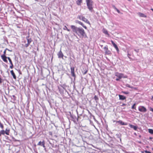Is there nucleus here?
Here are the masks:
<instances>
[{
	"label": "nucleus",
	"mask_w": 153,
	"mask_h": 153,
	"mask_svg": "<svg viewBox=\"0 0 153 153\" xmlns=\"http://www.w3.org/2000/svg\"><path fill=\"white\" fill-rule=\"evenodd\" d=\"M70 27L72 32L74 33H76L80 37H83L86 36L85 31L82 28L77 27L74 25H71Z\"/></svg>",
	"instance_id": "f257e3e1"
},
{
	"label": "nucleus",
	"mask_w": 153,
	"mask_h": 153,
	"mask_svg": "<svg viewBox=\"0 0 153 153\" xmlns=\"http://www.w3.org/2000/svg\"><path fill=\"white\" fill-rule=\"evenodd\" d=\"M87 5L89 10L92 12L93 8V1L92 0H86Z\"/></svg>",
	"instance_id": "f03ea898"
},
{
	"label": "nucleus",
	"mask_w": 153,
	"mask_h": 153,
	"mask_svg": "<svg viewBox=\"0 0 153 153\" xmlns=\"http://www.w3.org/2000/svg\"><path fill=\"white\" fill-rule=\"evenodd\" d=\"M115 75L116 76L120 79L122 78H127L126 76H124V75L123 74L120 73L118 72L115 73Z\"/></svg>",
	"instance_id": "7ed1b4c3"
},
{
	"label": "nucleus",
	"mask_w": 153,
	"mask_h": 153,
	"mask_svg": "<svg viewBox=\"0 0 153 153\" xmlns=\"http://www.w3.org/2000/svg\"><path fill=\"white\" fill-rule=\"evenodd\" d=\"M138 110L142 112H145L147 111L146 108L142 106H140L138 107Z\"/></svg>",
	"instance_id": "20e7f679"
},
{
	"label": "nucleus",
	"mask_w": 153,
	"mask_h": 153,
	"mask_svg": "<svg viewBox=\"0 0 153 153\" xmlns=\"http://www.w3.org/2000/svg\"><path fill=\"white\" fill-rule=\"evenodd\" d=\"M27 38H28V37H27ZM27 43L25 44V47L26 48H27L28 47V45L30 44V43L32 42V40L31 39H28L27 38Z\"/></svg>",
	"instance_id": "39448f33"
},
{
	"label": "nucleus",
	"mask_w": 153,
	"mask_h": 153,
	"mask_svg": "<svg viewBox=\"0 0 153 153\" xmlns=\"http://www.w3.org/2000/svg\"><path fill=\"white\" fill-rule=\"evenodd\" d=\"M116 122V123H118L121 125H127V123H124L122 120H120L118 121H114V122Z\"/></svg>",
	"instance_id": "423d86ee"
},
{
	"label": "nucleus",
	"mask_w": 153,
	"mask_h": 153,
	"mask_svg": "<svg viewBox=\"0 0 153 153\" xmlns=\"http://www.w3.org/2000/svg\"><path fill=\"white\" fill-rule=\"evenodd\" d=\"M111 42L114 47L115 48L117 52H118L119 51V49L117 45L113 41L111 40Z\"/></svg>",
	"instance_id": "0eeeda50"
},
{
	"label": "nucleus",
	"mask_w": 153,
	"mask_h": 153,
	"mask_svg": "<svg viewBox=\"0 0 153 153\" xmlns=\"http://www.w3.org/2000/svg\"><path fill=\"white\" fill-rule=\"evenodd\" d=\"M82 20L88 24L89 25H90V22L87 19L85 18V17L84 16H83Z\"/></svg>",
	"instance_id": "6e6552de"
},
{
	"label": "nucleus",
	"mask_w": 153,
	"mask_h": 153,
	"mask_svg": "<svg viewBox=\"0 0 153 153\" xmlns=\"http://www.w3.org/2000/svg\"><path fill=\"white\" fill-rule=\"evenodd\" d=\"M71 75L73 77H75V75L74 74V67H71Z\"/></svg>",
	"instance_id": "1a4fd4ad"
},
{
	"label": "nucleus",
	"mask_w": 153,
	"mask_h": 153,
	"mask_svg": "<svg viewBox=\"0 0 153 153\" xmlns=\"http://www.w3.org/2000/svg\"><path fill=\"white\" fill-rule=\"evenodd\" d=\"M1 57L4 61L6 62H7V57H6L5 55H1Z\"/></svg>",
	"instance_id": "9d476101"
},
{
	"label": "nucleus",
	"mask_w": 153,
	"mask_h": 153,
	"mask_svg": "<svg viewBox=\"0 0 153 153\" xmlns=\"http://www.w3.org/2000/svg\"><path fill=\"white\" fill-rule=\"evenodd\" d=\"M58 57L59 58H63V55L61 50L58 53Z\"/></svg>",
	"instance_id": "9b49d317"
},
{
	"label": "nucleus",
	"mask_w": 153,
	"mask_h": 153,
	"mask_svg": "<svg viewBox=\"0 0 153 153\" xmlns=\"http://www.w3.org/2000/svg\"><path fill=\"white\" fill-rule=\"evenodd\" d=\"M129 126L131 128H133L135 130H137V127L136 126H134L133 125L129 124Z\"/></svg>",
	"instance_id": "f8f14e48"
},
{
	"label": "nucleus",
	"mask_w": 153,
	"mask_h": 153,
	"mask_svg": "<svg viewBox=\"0 0 153 153\" xmlns=\"http://www.w3.org/2000/svg\"><path fill=\"white\" fill-rule=\"evenodd\" d=\"M38 145L41 146H42L44 148H45V143L44 141L41 142V141H39L38 144Z\"/></svg>",
	"instance_id": "ddd939ff"
},
{
	"label": "nucleus",
	"mask_w": 153,
	"mask_h": 153,
	"mask_svg": "<svg viewBox=\"0 0 153 153\" xmlns=\"http://www.w3.org/2000/svg\"><path fill=\"white\" fill-rule=\"evenodd\" d=\"M137 14L140 17H144V18L146 17V16L143 13H140V12L138 13H137Z\"/></svg>",
	"instance_id": "4468645a"
},
{
	"label": "nucleus",
	"mask_w": 153,
	"mask_h": 153,
	"mask_svg": "<svg viewBox=\"0 0 153 153\" xmlns=\"http://www.w3.org/2000/svg\"><path fill=\"white\" fill-rule=\"evenodd\" d=\"M119 99L120 100H124L126 99V97L124 96L119 94Z\"/></svg>",
	"instance_id": "2eb2a0df"
},
{
	"label": "nucleus",
	"mask_w": 153,
	"mask_h": 153,
	"mask_svg": "<svg viewBox=\"0 0 153 153\" xmlns=\"http://www.w3.org/2000/svg\"><path fill=\"white\" fill-rule=\"evenodd\" d=\"M10 73L11 75L13 76V77L14 79H16V76L15 75V73H14L13 71L12 70L10 71Z\"/></svg>",
	"instance_id": "dca6fc26"
},
{
	"label": "nucleus",
	"mask_w": 153,
	"mask_h": 153,
	"mask_svg": "<svg viewBox=\"0 0 153 153\" xmlns=\"http://www.w3.org/2000/svg\"><path fill=\"white\" fill-rule=\"evenodd\" d=\"M82 0H77V1H76V3L78 5H80L82 3Z\"/></svg>",
	"instance_id": "f3484780"
},
{
	"label": "nucleus",
	"mask_w": 153,
	"mask_h": 153,
	"mask_svg": "<svg viewBox=\"0 0 153 153\" xmlns=\"http://www.w3.org/2000/svg\"><path fill=\"white\" fill-rule=\"evenodd\" d=\"M5 133L7 135H9V134L10 130L7 128H6L5 131Z\"/></svg>",
	"instance_id": "a211bd4d"
},
{
	"label": "nucleus",
	"mask_w": 153,
	"mask_h": 153,
	"mask_svg": "<svg viewBox=\"0 0 153 153\" xmlns=\"http://www.w3.org/2000/svg\"><path fill=\"white\" fill-rule=\"evenodd\" d=\"M79 24L82 25L85 29H87V27L85 26L84 25V24L81 22H80V23H79Z\"/></svg>",
	"instance_id": "6ab92c4d"
},
{
	"label": "nucleus",
	"mask_w": 153,
	"mask_h": 153,
	"mask_svg": "<svg viewBox=\"0 0 153 153\" xmlns=\"http://www.w3.org/2000/svg\"><path fill=\"white\" fill-rule=\"evenodd\" d=\"M83 16L81 15H79L77 16V18L80 20H82V19Z\"/></svg>",
	"instance_id": "aec40b11"
},
{
	"label": "nucleus",
	"mask_w": 153,
	"mask_h": 153,
	"mask_svg": "<svg viewBox=\"0 0 153 153\" xmlns=\"http://www.w3.org/2000/svg\"><path fill=\"white\" fill-rule=\"evenodd\" d=\"M103 32L105 34L109 35L107 31L105 29H104L103 30Z\"/></svg>",
	"instance_id": "412c9836"
},
{
	"label": "nucleus",
	"mask_w": 153,
	"mask_h": 153,
	"mask_svg": "<svg viewBox=\"0 0 153 153\" xmlns=\"http://www.w3.org/2000/svg\"><path fill=\"white\" fill-rule=\"evenodd\" d=\"M63 29L65 30H67L68 31H69L70 30L66 26H65L63 28Z\"/></svg>",
	"instance_id": "4be33fe9"
},
{
	"label": "nucleus",
	"mask_w": 153,
	"mask_h": 153,
	"mask_svg": "<svg viewBox=\"0 0 153 153\" xmlns=\"http://www.w3.org/2000/svg\"><path fill=\"white\" fill-rule=\"evenodd\" d=\"M149 132L151 134H153V130L151 129H148Z\"/></svg>",
	"instance_id": "5701e85b"
},
{
	"label": "nucleus",
	"mask_w": 153,
	"mask_h": 153,
	"mask_svg": "<svg viewBox=\"0 0 153 153\" xmlns=\"http://www.w3.org/2000/svg\"><path fill=\"white\" fill-rule=\"evenodd\" d=\"M113 8H114V9L115 10H116V11H117V12L118 13H120V12L119 11V10L117 8H116V7L115 6H113Z\"/></svg>",
	"instance_id": "b1692460"
},
{
	"label": "nucleus",
	"mask_w": 153,
	"mask_h": 153,
	"mask_svg": "<svg viewBox=\"0 0 153 153\" xmlns=\"http://www.w3.org/2000/svg\"><path fill=\"white\" fill-rule=\"evenodd\" d=\"M105 53L107 54H109L110 53V51L109 50H107V51H105Z\"/></svg>",
	"instance_id": "393cba45"
},
{
	"label": "nucleus",
	"mask_w": 153,
	"mask_h": 153,
	"mask_svg": "<svg viewBox=\"0 0 153 153\" xmlns=\"http://www.w3.org/2000/svg\"><path fill=\"white\" fill-rule=\"evenodd\" d=\"M0 132L1 133V134L3 135L4 134H5V131L3 130L1 131Z\"/></svg>",
	"instance_id": "a878e982"
},
{
	"label": "nucleus",
	"mask_w": 153,
	"mask_h": 153,
	"mask_svg": "<svg viewBox=\"0 0 153 153\" xmlns=\"http://www.w3.org/2000/svg\"><path fill=\"white\" fill-rule=\"evenodd\" d=\"M7 59L9 60L10 64H13L12 62V61H11V59H10V58L9 57H7Z\"/></svg>",
	"instance_id": "bb28decb"
},
{
	"label": "nucleus",
	"mask_w": 153,
	"mask_h": 153,
	"mask_svg": "<svg viewBox=\"0 0 153 153\" xmlns=\"http://www.w3.org/2000/svg\"><path fill=\"white\" fill-rule=\"evenodd\" d=\"M104 50L105 51H107L108 49V47L107 45L105 46L104 48Z\"/></svg>",
	"instance_id": "cd10ccee"
},
{
	"label": "nucleus",
	"mask_w": 153,
	"mask_h": 153,
	"mask_svg": "<svg viewBox=\"0 0 153 153\" xmlns=\"http://www.w3.org/2000/svg\"><path fill=\"white\" fill-rule=\"evenodd\" d=\"M136 105V104H134L132 106V108L133 109H135V106Z\"/></svg>",
	"instance_id": "c85d7f7f"
},
{
	"label": "nucleus",
	"mask_w": 153,
	"mask_h": 153,
	"mask_svg": "<svg viewBox=\"0 0 153 153\" xmlns=\"http://www.w3.org/2000/svg\"><path fill=\"white\" fill-rule=\"evenodd\" d=\"M94 99L96 100H97L98 99V97L96 95L94 97Z\"/></svg>",
	"instance_id": "c756f323"
},
{
	"label": "nucleus",
	"mask_w": 153,
	"mask_h": 153,
	"mask_svg": "<svg viewBox=\"0 0 153 153\" xmlns=\"http://www.w3.org/2000/svg\"><path fill=\"white\" fill-rule=\"evenodd\" d=\"M11 65L10 66V68L12 69L13 68V64H10Z\"/></svg>",
	"instance_id": "7c9ffc66"
},
{
	"label": "nucleus",
	"mask_w": 153,
	"mask_h": 153,
	"mask_svg": "<svg viewBox=\"0 0 153 153\" xmlns=\"http://www.w3.org/2000/svg\"><path fill=\"white\" fill-rule=\"evenodd\" d=\"M6 49L4 51V54H3L2 55H5V54H6Z\"/></svg>",
	"instance_id": "2f4dec72"
},
{
	"label": "nucleus",
	"mask_w": 153,
	"mask_h": 153,
	"mask_svg": "<svg viewBox=\"0 0 153 153\" xmlns=\"http://www.w3.org/2000/svg\"><path fill=\"white\" fill-rule=\"evenodd\" d=\"M80 21H79L78 20H76L75 22L76 23L79 24L80 23Z\"/></svg>",
	"instance_id": "473e14b6"
},
{
	"label": "nucleus",
	"mask_w": 153,
	"mask_h": 153,
	"mask_svg": "<svg viewBox=\"0 0 153 153\" xmlns=\"http://www.w3.org/2000/svg\"><path fill=\"white\" fill-rule=\"evenodd\" d=\"M144 152L146 153H151L150 152L147 150H146Z\"/></svg>",
	"instance_id": "72a5a7b5"
},
{
	"label": "nucleus",
	"mask_w": 153,
	"mask_h": 153,
	"mask_svg": "<svg viewBox=\"0 0 153 153\" xmlns=\"http://www.w3.org/2000/svg\"><path fill=\"white\" fill-rule=\"evenodd\" d=\"M126 86H127V87H129L130 88H132L129 85L127 84L126 85Z\"/></svg>",
	"instance_id": "f704fd0d"
},
{
	"label": "nucleus",
	"mask_w": 153,
	"mask_h": 153,
	"mask_svg": "<svg viewBox=\"0 0 153 153\" xmlns=\"http://www.w3.org/2000/svg\"><path fill=\"white\" fill-rule=\"evenodd\" d=\"M123 92L125 94H128V92H126L125 91H123Z\"/></svg>",
	"instance_id": "c9c22d12"
},
{
	"label": "nucleus",
	"mask_w": 153,
	"mask_h": 153,
	"mask_svg": "<svg viewBox=\"0 0 153 153\" xmlns=\"http://www.w3.org/2000/svg\"><path fill=\"white\" fill-rule=\"evenodd\" d=\"M150 110L151 111H152V112H153V108H150Z\"/></svg>",
	"instance_id": "e433bc0d"
},
{
	"label": "nucleus",
	"mask_w": 153,
	"mask_h": 153,
	"mask_svg": "<svg viewBox=\"0 0 153 153\" xmlns=\"http://www.w3.org/2000/svg\"><path fill=\"white\" fill-rule=\"evenodd\" d=\"M120 79L119 78H117L116 79V80L117 81H118Z\"/></svg>",
	"instance_id": "4c0bfd02"
},
{
	"label": "nucleus",
	"mask_w": 153,
	"mask_h": 153,
	"mask_svg": "<svg viewBox=\"0 0 153 153\" xmlns=\"http://www.w3.org/2000/svg\"><path fill=\"white\" fill-rule=\"evenodd\" d=\"M6 50H7L8 51H10V52H11L12 51V50H10L7 49V48H6Z\"/></svg>",
	"instance_id": "58836bf2"
},
{
	"label": "nucleus",
	"mask_w": 153,
	"mask_h": 153,
	"mask_svg": "<svg viewBox=\"0 0 153 153\" xmlns=\"http://www.w3.org/2000/svg\"><path fill=\"white\" fill-rule=\"evenodd\" d=\"M134 51H135L136 52H138V51H139V50H136V49H135V50H134Z\"/></svg>",
	"instance_id": "ea45409f"
},
{
	"label": "nucleus",
	"mask_w": 153,
	"mask_h": 153,
	"mask_svg": "<svg viewBox=\"0 0 153 153\" xmlns=\"http://www.w3.org/2000/svg\"><path fill=\"white\" fill-rule=\"evenodd\" d=\"M126 105V104H123L122 105H121V106H125Z\"/></svg>",
	"instance_id": "a19ab883"
},
{
	"label": "nucleus",
	"mask_w": 153,
	"mask_h": 153,
	"mask_svg": "<svg viewBox=\"0 0 153 153\" xmlns=\"http://www.w3.org/2000/svg\"><path fill=\"white\" fill-rule=\"evenodd\" d=\"M151 100L153 101V96H152V98H151Z\"/></svg>",
	"instance_id": "79ce46f5"
},
{
	"label": "nucleus",
	"mask_w": 153,
	"mask_h": 153,
	"mask_svg": "<svg viewBox=\"0 0 153 153\" xmlns=\"http://www.w3.org/2000/svg\"><path fill=\"white\" fill-rule=\"evenodd\" d=\"M151 10H152L153 11V9H152V8L151 9Z\"/></svg>",
	"instance_id": "37998d69"
},
{
	"label": "nucleus",
	"mask_w": 153,
	"mask_h": 153,
	"mask_svg": "<svg viewBox=\"0 0 153 153\" xmlns=\"http://www.w3.org/2000/svg\"><path fill=\"white\" fill-rule=\"evenodd\" d=\"M102 41L103 42H105L104 41H103V40H102Z\"/></svg>",
	"instance_id": "c03bdc74"
},
{
	"label": "nucleus",
	"mask_w": 153,
	"mask_h": 153,
	"mask_svg": "<svg viewBox=\"0 0 153 153\" xmlns=\"http://www.w3.org/2000/svg\"><path fill=\"white\" fill-rule=\"evenodd\" d=\"M1 133L0 132V136H1Z\"/></svg>",
	"instance_id": "a18cd8bd"
},
{
	"label": "nucleus",
	"mask_w": 153,
	"mask_h": 153,
	"mask_svg": "<svg viewBox=\"0 0 153 153\" xmlns=\"http://www.w3.org/2000/svg\"><path fill=\"white\" fill-rule=\"evenodd\" d=\"M120 141H121V138H120Z\"/></svg>",
	"instance_id": "49530a36"
},
{
	"label": "nucleus",
	"mask_w": 153,
	"mask_h": 153,
	"mask_svg": "<svg viewBox=\"0 0 153 153\" xmlns=\"http://www.w3.org/2000/svg\"><path fill=\"white\" fill-rule=\"evenodd\" d=\"M144 152H142V153H144Z\"/></svg>",
	"instance_id": "de8ad7c7"
},
{
	"label": "nucleus",
	"mask_w": 153,
	"mask_h": 153,
	"mask_svg": "<svg viewBox=\"0 0 153 153\" xmlns=\"http://www.w3.org/2000/svg\"><path fill=\"white\" fill-rule=\"evenodd\" d=\"M150 139H152V137H150Z\"/></svg>",
	"instance_id": "09e8293b"
},
{
	"label": "nucleus",
	"mask_w": 153,
	"mask_h": 153,
	"mask_svg": "<svg viewBox=\"0 0 153 153\" xmlns=\"http://www.w3.org/2000/svg\"><path fill=\"white\" fill-rule=\"evenodd\" d=\"M128 55H129V54H128Z\"/></svg>",
	"instance_id": "8fccbe9b"
},
{
	"label": "nucleus",
	"mask_w": 153,
	"mask_h": 153,
	"mask_svg": "<svg viewBox=\"0 0 153 153\" xmlns=\"http://www.w3.org/2000/svg\"><path fill=\"white\" fill-rule=\"evenodd\" d=\"M35 1H37V0H35Z\"/></svg>",
	"instance_id": "3c124183"
},
{
	"label": "nucleus",
	"mask_w": 153,
	"mask_h": 153,
	"mask_svg": "<svg viewBox=\"0 0 153 153\" xmlns=\"http://www.w3.org/2000/svg\"><path fill=\"white\" fill-rule=\"evenodd\" d=\"M152 150H153V148L152 149Z\"/></svg>",
	"instance_id": "603ef678"
}]
</instances>
